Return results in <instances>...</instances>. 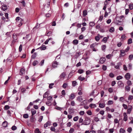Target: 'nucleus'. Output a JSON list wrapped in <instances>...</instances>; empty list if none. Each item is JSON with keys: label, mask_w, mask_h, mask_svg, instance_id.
Instances as JSON below:
<instances>
[{"label": "nucleus", "mask_w": 133, "mask_h": 133, "mask_svg": "<svg viewBox=\"0 0 133 133\" xmlns=\"http://www.w3.org/2000/svg\"><path fill=\"white\" fill-rule=\"evenodd\" d=\"M21 3L22 4L23 6H25V2L23 0L21 2Z\"/></svg>", "instance_id": "53"}, {"label": "nucleus", "mask_w": 133, "mask_h": 133, "mask_svg": "<svg viewBox=\"0 0 133 133\" xmlns=\"http://www.w3.org/2000/svg\"><path fill=\"white\" fill-rule=\"evenodd\" d=\"M74 129L73 128H71L69 131L70 133H72L74 132Z\"/></svg>", "instance_id": "45"}, {"label": "nucleus", "mask_w": 133, "mask_h": 133, "mask_svg": "<svg viewBox=\"0 0 133 133\" xmlns=\"http://www.w3.org/2000/svg\"><path fill=\"white\" fill-rule=\"evenodd\" d=\"M113 103V101L112 100H109L108 101L107 104L108 105H110L112 104Z\"/></svg>", "instance_id": "30"}, {"label": "nucleus", "mask_w": 133, "mask_h": 133, "mask_svg": "<svg viewBox=\"0 0 133 133\" xmlns=\"http://www.w3.org/2000/svg\"><path fill=\"white\" fill-rule=\"evenodd\" d=\"M43 116H40L39 117L38 119V121L39 122H41L42 121L43 119Z\"/></svg>", "instance_id": "50"}, {"label": "nucleus", "mask_w": 133, "mask_h": 133, "mask_svg": "<svg viewBox=\"0 0 133 133\" xmlns=\"http://www.w3.org/2000/svg\"><path fill=\"white\" fill-rule=\"evenodd\" d=\"M78 79L79 80L83 81L85 79V78L84 77H82L81 76H80L78 77Z\"/></svg>", "instance_id": "39"}, {"label": "nucleus", "mask_w": 133, "mask_h": 133, "mask_svg": "<svg viewBox=\"0 0 133 133\" xmlns=\"http://www.w3.org/2000/svg\"><path fill=\"white\" fill-rule=\"evenodd\" d=\"M129 8L131 10L132 9H133V4H130L129 5Z\"/></svg>", "instance_id": "43"}, {"label": "nucleus", "mask_w": 133, "mask_h": 133, "mask_svg": "<svg viewBox=\"0 0 133 133\" xmlns=\"http://www.w3.org/2000/svg\"><path fill=\"white\" fill-rule=\"evenodd\" d=\"M90 121L91 120L88 117L86 118L84 121L83 123H82L81 125H88L90 124Z\"/></svg>", "instance_id": "1"}, {"label": "nucleus", "mask_w": 133, "mask_h": 133, "mask_svg": "<svg viewBox=\"0 0 133 133\" xmlns=\"http://www.w3.org/2000/svg\"><path fill=\"white\" fill-rule=\"evenodd\" d=\"M23 117L25 118H27L29 116L27 114H25L24 115Z\"/></svg>", "instance_id": "44"}, {"label": "nucleus", "mask_w": 133, "mask_h": 133, "mask_svg": "<svg viewBox=\"0 0 133 133\" xmlns=\"http://www.w3.org/2000/svg\"><path fill=\"white\" fill-rule=\"evenodd\" d=\"M52 35V32L51 31L49 32L47 34V35L48 36H51Z\"/></svg>", "instance_id": "64"}, {"label": "nucleus", "mask_w": 133, "mask_h": 133, "mask_svg": "<svg viewBox=\"0 0 133 133\" xmlns=\"http://www.w3.org/2000/svg\"><path fill=\"white\" fill-rule=\"evenodd\" d=\"M98 45V44L95 43L90 45V47L92 49V50L93 51H97V50H96L95 48Z\"/></svg>", "instance_id": "3"}, {"label": "nucleus", "mask_w": 133, "mask_h": 133, "mask_svg": "<svg viewBox=\"0 0 133 133\" xmlns=\"http://www.w3.org/2000/svg\"><path fill=\"white\" fill-rule=\"evenodd\" d=\"M109 37L108 36L107 37H104L103 39L102 40V42H104L105 43H106L108 39L109 38Z\"/></svg>", "instance_id": "16"}, {"label": "nucleus", "mask_w": 133, "mask_h": 133, "mask_svg": "<svg viewBox=\"0 0 133 133\" xmlns=\"http://www.w3.org/2000/svg\"><path fill=\"white\" fill-rule=\"evenodd\" d=\"M132 106L131 105H129L128 106V109L127 110V114H130L132 110Z\"/></svg>", "instance_id": "5"}, {"label": "nucleus", "mask_w": 133, "mask_h": 133, "mask_svg": "<svg viewBox=\"0 0 133 133\" xmlns=\"http://www.w3.org/2000/svg\"><path fill=\"white\" fill-rule=\"evenodd\" d=\"M8 123L6 121L4 122L3 123V126L5 127H6L7 126Z\"/></svg>", "instance_id": "22"}, {"label": "nucleus", "mask_w": 133, "mask_h": 133, "mask_svg": "<svg viewBox=\"0 0 133 133\" xmlns=\"http://www.w3.org/2000/svg\"><path fill=\"white\" fill-rule=\"evenodd\" d=\"M105 105L104 103H100L99 104V107L101 108H104L105 107Z\"/></svg>", "instance_id": "21"}, {"label": "nucleus", "mask_w": 133, "mask_h": 133, "mask_svg": "<svg viewBox=\"0 0 133 133\" xmlns=\"http://www.w3.org/2000/svg\"><path fill=\"white\" fill-rule=\"evenodd\" d=\"M38 63V62L37 61H34L33 63V65L34 66L36 65Z\"/></svg>", "instance_id": "52"}, {"label": "nucleus", "mask_w": 133, "mask_h": 133, "mask_svg": "<svg viewBox=\"0 0 133 133\" xmlns=\"http://www.w3.org/2000/svg\"><path fill=\"white\" fill-rule=\"evenodd\" d=\"M129 59L130 60L132 59H133V55H129Z\"/></svg>", "instance_id": "36"}, {"label": "nucleus", "mask_w": 133, "mask_h": 133, "mask_svg": "<svg viewBox=\"0 0 133 133\" xmlns=\"http://www.w3.org/2000/svg\"><path fill=\"white\" fill-rule=\"evenodd\" d=\"M119 132L120 133H125V131L123 129L121 128L119 129Z\"/></svg>", "instance_id": "24"}, {"label": "nucleus", "mask_w": 133, "mask_h": 133, "mask_svg": "<svg viewBox=\"0 0 133 133\" xmlns=\"http://www.w3.org/2000/svg\"><path fill=\"white\" fill-rule=\"evenodd\" d=\"M83 15L84 16H85L87 15V12L86 10H85L83 11Z\"/></svg>", "instance_id": "32"}, {"label": "nucleus", "mask_w": 133, "mask_h": 133, "mask_svg": "<svg viewBox=\"0 0 133 133\" xmlns=\"http://www.w3.org/2000/svg\"><path fill=\"white\" fill-rule=\"evenodd\" d=\"M123 77L121 76H117L116 77V79L117 80H119L120 79H122L123 78Z\"/></svg>", "instance_id": "38"}, {"label": "nucleus", "mask_w": 133, "mask_h": 133, "mask_svg": "<svg viewBox=\"0 0 133 133\" xmlns=\"http://www.w3.org/2000/svg\"><path fill=\"white\" fill-rule=\"evenodd\" d=\"M46 47L45 45H43L41 47L38 48L36 49H41V50H44L46 49Z\"/></svg>", "instance_id": "13"}, {"label": "nucleus", "mask_w": 133, "mask_h": 133, "mask_svg": "<svg viewBox=\"0 0 133 133\" xmlns=\"http://www.w3.org/2000/svg\"><path fill=\"white\" fill-rule=\"evenodd\" d=\"M33 110L31 111V114L33 116L34 115H35V114H36V110H34L33 109Z\"/></svg>", "instance_id": "37"}, {"label": "nucleus", "mask_w": 133, "mask_h": 133, "mask_svg": "<svg viewBox=\"0 0 133 133\" xmlns=\"http://www.w3.org/2000/svg\"><path fill=\"white\" fill-rule=\"evenodd\" d=\"M16 20L17 21V23H18L20 22H21L22 21H23V19H22L20 18L19 17H17L16 18ZM22 25V23H21L20 24H18V26H20Z\"/></svg>", "instance_id": "2"}, {"label": "nucleus", "mask_w": 133, "mask_h": 133, "mask_svg": "<svg viewBox=\"0 0 133 133\" xmlns=\"http://www.w3.org/2000/svg\"><path fill=\"white\" fill-rule=\"evenodd\" d=\"M124 118L123 120L124 121H126L127 120L128 117L127 113L126 112H124L123 113Z\"/></svg>", "instance_id": "9"}, {"label": "nucleus", "mask_w": 133, "mask_h": 133, "mask_svg": "<svg viewBox=\"0 0 133 133\" xmlns=\"http://www.w3.org/2000/svg\"><path fill=\"white\" fill-rule=\"evenodd\" d=\"M13 38L14 39V41H16L17 38L16 37V36L15 34H14L13 35Z\"/></svg>", "instance_id": "35"}, {"label": "nucleus", "mask_w": 133, "mask_h": 133, "mask_svg": "<svg viewBox=\"0 0 133 133\" xmlns=\"http://www.w3.org/2000/svg\"><path fill=\"white\" fill-rule=\"evenodd\" d=\"M84 72V70L82 69H80L78 70V72L80 74Z\"/></svg>", "instance_id": "48"}, {"label": "nucleus", "mask_w": 133, "mask_h": 133, "mask_svg": "<svg viewBox=\"0 0 133 133\" xmlns=\"http://www.w3.org/2000/svg\"><path fill=\"white\" fill-rule=\"evenodd\" d=\"M77 100L81 102L83 100L82 96H79L77 97Z\"/></svg>", "instance_id": "20"}, {"label": "nucleus", "mask_w": 133, "mask_h": 133, "mask_svg": "<svg viewBox=\"0 0 133 133\" xmlns=\"http://www.w3.org/2000/svg\"><path fill=\"white\" fill-rule=\"evenodd\" d=\"M17 129V127L15 126H13L11 127V129L13 130H16Z\"/></svg>", "instance_id": "55"}, {"label": "nucleus", "mask_w": 133, "mask_h": 133, "mask_svg": "<svg viewBox=\"0 0 133 133\" xmlns=\"http://www.w3.org/2000/svg\"><path fill=\"white\" fill-rule=\"evenodd\" d=\"M109 31L110 32H112L115 31V29L114 27H111L109 30Z\"/></svg>", "instance_id": "23"}, {"label": "nucleus", "mask_w": 133, "mask_h": 133, "mask_svg": "<svg viewBox=\"0 0 133 133\" xmlns=\"http://www.w3.org/2000/svg\"><path fill=\"white\" fill-rule=\"evenodd\" d=\"M106 46L105 45H102L101 46V48L102 49V50L104 51H105V49L106 48Z\"/></svg>", "instance_id": "28"}, {"label": "nucleus", "mask_w": 133, "mask_h": 133, "mask_svg": "<svg viewBox=\"0 0 133 133\" xmlns=\"http://www.w3.org/2000/svg\"><path fill=\"white\" fill-rule=\"evenodd\" d=\"M125 90L127 91H129L130 90V87L128 86H126L125 87Z\"/></svg>", "instance_id": "42"}, {"label": "nucleus", "mask_w": 133, "mask_h": 133, "mask_svg": "<svg viewBox=\"0 0 133 133\" xmlns=\"http://www.w3.org/2000/svg\"><path fill=\"white\" fill-rule=\"evenodd\" d=\"M78 41L77 39H74L73 41V43L75 45H77L78 44Z\"/></svg>", "instance_id": "29"}, {"label": "nucleus", "mask_w": 133, "mask_h": 133, "mask_svg": "<svg viewBox=\"0 0 133 133\" xmlns=\"http://www.w3.org/2000/svg\"><path fill=\"white\" fill-rule=\"evenodd\" d=\"M49 93L47 92H46L43 95V98H46L48 96Z\"/></svg>", "instance_id": "27"}, {"label": "nucleus", "mask_w": 133, "mask_h": 133, "mask_svg": "<svg viewBox=\"0 0 133 133\" xmlns=\"http://www.w3.org/2000/svg\"><path fill=\"white\" fill-rule=\"evenodd\" d=\"M54 85V83H51V84H50L49 87L51 89L52 88V86Z\"/></svg>", "instance_id": "60"}, {"label": "nucleus", "mask_w": 133, "mask_h": 133, "mask_svg": "<svg viewBox=\"0 0 133 133\" xmlns=\"http://www.w3.org/2000/svg\"><path fill=\"white\" fill-rule=\"evenodd\" d=\"M35 133H41L38 128H36L35 131Z\"/></svg>", "instance_id": "33"}, {"label": "nucleus", "mask_w": 133, "mask_h": 133, "mask_svg": "<svg viewBox=\"0 0 133 133\" xmlns=\"http://www.w3.org/2000/svg\"><path fill=\"white\" fill-rule=\"evenodd\" d=\"M111 54H109L107 55L106 56V57L108 59H110L111 58Z\"/></svg>", "instance_id": "57"}, {"label": "nucleus", "mask_w": 133, "mask_h": 133, "mask_svg": "<svg viewBox=\"0 0 133 133\" xmlns=\"http://www.w3.org/2000/svg\"><path fill=\"white\" fill-rule=\"evenodd\" d=\"M127 84L129 85H132V83L131 81L128 80L127 82Z\"/></svg>", "instance_id": "56"}, {"label": "nucleus", "mask_w": 133, "mask_h": 133, "mask_svg": "<svg viewBox=\"0 0 133 133\" xmlns=\"http://www.w3.org/2000/svg\"><path fill=\"white\" fill-rule=\"evenodd\" d=\"M72 86L73 87H75L77 84V82L76 81H74L72 82Z\"/></svg>", "instance_id": "25"}, {"label": "nucleus", "mask_w": 133, "mask_h": 133, "mask_svg": "<svg viewBox=\"0 0 133 133\" xmlns=\"http://www.w3.org/2000/svg\"><path fill=\"white\" fill-rule=\"evenodd\" d=\"M2 9L4 11H5L7 9V6L5 5H3L2 6Z\"/></svg>", "instance_id": "17"}, {"label": "nucleus", "mask_w": 133, "mask_h": 133, "mask_svg": "<svg viewBox=\"0 0 133 133\" xmlns=\"http://www.w3.org/2000/svg\"><path fill=\"white\" fill-rule=\"evenodd\" d=\"M87 114L89 115H91L92 114V112L91 110H89L87 111Z\"/></svg>", "instance_id": "51"}, {"label": "nucleus", "mask_w": 133, "mask_h": 133, "mask_svg": "<svg viewBox=\"0 0 133 133\" xmlns=\"http://www.w3.org/2000/svg\"><path fill=\"white\" fill-rule=\"evenodd\" d=\"M107 66H106L105 65H103L102 66V69L104 70H106L107 69Z\"/></svg>", "instance_id": "59"}, {"label": "nucleus", "mask_w": 133, "mask_h": 133, "mask_svg": "<svg viewBox=\"0 0 133 133\" xmlns=\"http://www.w3.org/2000/svg\"><path fill=\"white\" fill-rule=\"evenodd\" d=\"M37 55V52H35L32 56L31 57L32 58H35L36 57Z\"/></svg>", "instance_id": "31"}, {"label": "nucleus", "mask_w": 133, "mask_h": 133, "mask_svg": "<svg viewBox=\"0 0 133 133\" xmlns=\"http://www.w3.org/2000/svg\"><path fill=\"white\" fill-rule=\"evenodd\" d=\"M25 70L23 68H22L20 70L19 74L21 75H23L25 72Z\"/></svg>", "instance_id": "10"}, {"label": "nucleus", "mask_w": 133, "mask_h": 133, "mask_svg": "<svg viewBox=\"0 0 133 133\" xmlns=\"http://www.w3.org/2000/svg\"><path fill=\"white\" fill-rule=\"evenodd\" d=\"M10 107L8 105H6L4 107V108L6 110H7L10 108Z\"/></svg>", "instance_id": "46"}, {"label": "nucleus", "mask_w": 133, "mask_h": 133, "mask_svg": "<svg viewBox=\"0 0 133 133\" xmlns=\"http://www.w3.org/2000/svg\"><path fill=\"white\" fill-rule=\"evenodd\" d=\"M132 129L131 127H129L128 128L127 130V131L129 132H131L132 131Z\"/></svg>", "instance_id": "54"}, {"label": "nucleus", "mask_w": 133, "mask_h": 133, "mask_svg": "<svg viewBox=\"0 0 133 133\" xmlns=\"http://www.w3.org/2000/svg\"><path fill=\"white\" fill-rule=\"evenodd\" d=\"M68 84L66 83H64L62 85V87L64 88H65L67 86Z\"/></svg>", "instance_id": "58"}, {"label": "nucleus", "mask_w": 133, "mask_h": 133, "mask_svg": "<svg viewBox=\"0 0 133 133\" xmlns=\"http://www.w3.org/2000/svg\"><path fill=\"white\" fill-rule=\"evenodd\" d=\"M78 116H76L75 117L73 118V120L74 121H77L78 119Z\"/></svg>", "instance_id": "49"}, {"label": "nucleus", "mask_w": 133, "mask_h": 133, "mask_svg": "<svg viewBox=\"0 0 133 133\" xmlns=\"http://www.w3.org/2000/svg\"><path fill=\"white\" fill-rule=\"evenodd\" d=\"M58 64L56 61H54L53 62L52 66L54 68L57 67V66Z\"/></svg>", "instance_id": "11"}, {"label": "nucleus", "mask_w": 133, "mask_h": 133, "mask_svg": "<svg viewBox=\"0 0 133 133\" xmlns=\"http://www.w3.org/2000/svg\"><path fill=\"white\" fill-rule=\"evenodd\" d=\"M75 97V95L73 93H72L69 96V98L72 100Z\"/></svg>", "instance_id": "14"}, {"label": "nucleus", "mask_w": 133, "mask_h": 133, "mask_svg": "<svg viewBox=\"0 0 133 133\" xmlns=\"http://www.w3.org/2000/svg\"><path fill=\"white\" fill-rule=\"evenodd\" d=\"M121 53L119 55V57H121L124 56L125 55V51L124 50H120Z\"/></svg>", "instance_id": "7"}, {"label": "nucleus", "mask_w": 133, "mask_h": 133, "mask_svg": "<svg viewBox=\"0 0 133 133\" xmlns=\"http://www.w3.org/2000/svg\"><path fill=\"white\" fill-rule=\"evenodd\" d=\"M105 58L104 57L101 58L99 60V63H100L103 64L105 62Z\"/></svg>", "instance_id": "8"}, {"label": "nucleus", "mask_w": 133, "mask_h": 133, "mask_svg": "<svg viewBox=\"0 0 133 133\" xmlns=\"http://www.w3.org/2000/svg\"><path fill=\"white\" fill-rule=\"evenodd\" d=\"M132 43V39L131 38H129L128 41L127 43L128 44H130Z\"/></svg>", "instance_id": "26"}, {"label": "nucleus", "mask_w": 133, "mask_h": 133, "mask_svg": "<svg viewBox=\"0 0 133 133\" xmlns=\"http://www.w3.org/2000/svg\"><path fill=\"white\" fill-rule=\"evenodd\" d=\"M90 26H92L95 25V23L94 22H90L89 23Z\"/></svg>", "instance_id": "40"}, {"label": "nucleus", "mask_w": 133, "mask_h": 133, "mask_svg": "<svg viewBox=\"0 0 133 133\" xmlns=\"http://www.w3.org/2000/svg\"><path fill=\"white\" fill-rule=\"evenodd\" d=\"M89 106L92 108H94L96 107V104L93 103L90 104L89 105Z\"/></svg>", "instance_id": "19"}, {"label": "nucleus", "mask_w": 133, "mask_h": 133, "mask_svg": "<svg viewBox=\"0 0 133 133\" xmlns=\"http://www.w3.org/2000/svg\"><path fill=\"white\" fill-rule=\"evenodd\" d=\"M100 37H101V36H100V35L98 34V35L97 36H96L95 38V40L97 41H98L100 39Z\"/></svg>", "instance_id": "18"}, {"label": "nucleus", "mask_w": 133, "mask_h": 133, "mask_svg": "<svg viewBox=\"0 0 133 133\" xmlns=\"http://www.w3.org/2000/svg\"><path fill=\"white\" fill-rule=\"evenodd\" d=\"M109 76L111 78H113L114 76V75L112 73H111L109 74Z\"/></svg>", "instance_id": "63"}, {"label": "nucleus", "mask_w": 133, "mask_h": 133, "mask_svg": "<svg viewBox=\"0 0 133 133\" xmlns=\"http://www.w3.org/2000/svg\"><path fill=\"white\" fill-rule=\"evenodd\" d=\"M132 64L130 63L128 64V67L129 69H132Z\"/></svg>", "instance_id": "47"}, {"label": "nucleus", "mask_w": 133, "mask_h": 133, "mask_svg": "<svg viewBox=\"0 0 133 133\" xmlns=\"http://www.w3.org/2000/svg\"><path fill=\"white\" fill-rule=\"evenodd\" d=\"M94 120L96 122H98L99 121V119L98 118L97 116H96L95 117Z\"/></svg>", "instance_id": "34"}, {"label": "nucleus", "mask_w": 133, "mask_h": 133, "mask_svg": "<svg viewBox=\"0 0 133 133\" xmlns=\"http://www.w3.org/2000/svg\"><path fill=\"white\" fill-rule=\"evenodd\" d=\"M125 77L127 80H128L130 78V75L129 73H127L125 76Z\"/></svg>", "instance_id": "6"}, {"label": "nucleus", "mask_w": 133, "mask_h": 133, "mask_svg": "<svg viewBox=\"0 0 133 133\" xmlns=\"http://www.w3.org/2000/svg\"><path fill=\"white\" fill-rule=\"evenodd\" d=\"M22 44H21L19 47V51L20 52H21L22 50Z\"/></svg>", "instance_id": "62"}, {"label": "nucleus", "mask_w": 133, "mask_h": 133, "mask_svg": "<svg viewBox=\"0 0 133 133\" xmlns=\"http://www.w3.org/2000/svg\"><path fill=\"white\" fill-rule=\"evenodd\" d=\"M133 99V96L130 95L129 96L128 100H131Z\"/></svg>", "instance_id": "41"}, {"label": "nucleus", "mask_w": 133, "mask_h": 133, "mask_svg": "<svg viewBox=\"0 0 133 133\" xmlns=\"http://www.w3.org/2000/svg\"><path fill=\"white\" fill-rule=\"evenodd\" d=\"M118 84L120 87H124V84L121 81H118Z\"/></svg>", "instance_id": "15"}, {"label": "nucleus", "mask_w": 133, "mask_h": 133, "mask_svg": "<svg viewBox=\"0 0 133 133\" xmlns=\"http://www.w3.org/2000/svg\"><path fill=\"white\" fill-rule=\"evenodd\" d=\"M116 23L117 25H121V22L119 21H116Z\"/></svg>", "instance_id": "61"}, {"label": "nucleus", "mask_w": 133, "mask_h": 133, "mask_svg": "<svg viewBox=\"0 0 133 133\" xmlns=\"http://www.w3.org/2000/svg\"><path fill=\"white\" fill-rule=\"evenodd\" d=\"M51 125V123L50 122L48 121L44 125V128H46L48 126H49Z\"/></svg>", "instance_id": "12"}, {"label": "nucleus", "mask_w": 133, "mask_h": 133, "mask_svg": "<svg viewBox=\"0 0 133 133\" xmlns=\"http://www.w3.org/2000/svg\"><path fill=\"white\" fill-rule=\"evenodd\" d=\"M66 76V74L64 72L62 73L59 76V80H62L64 79Z\"/></svg>", "instance_id": "4"}]
</instances>
